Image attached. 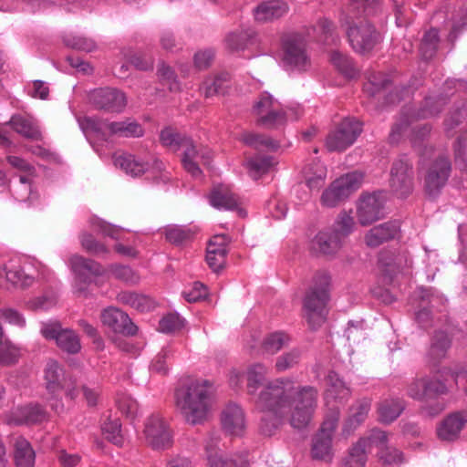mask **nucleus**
Returning <instances> with one entry per match:
<instances>
[{
    "instance_id": "nucleus-44",
    "label": "nucleus",
    "mask_w": 467,
    "mask_h": 467,
    "mask_svg": "<svg viewBox=\"0 0 467 467\" xmlns=\"http://www.w3.org/2000/svg\"><path fill=\"white\" fill-rule=\"evenodd\" d=\"M290 337L283 331H275L267 335L263 341L265 352L275 354L290 343Z\"/></svg>"
},
{
    "instance_id": "nucleus-22",
    "label": "nucleus",
    "mask_w": 467,
    "mask_h": 467,
    "mask_svg": "<svg viewBox=\"0 0 467 467\" xmlns=\"http://www.w3.org/2000/svg\"><path fill=\"white\" fill-rule=\"evenodd\" d=\"M222 425L227 433L234 436L241 435L245 428L244 413L242 408L237 404H228L222 412Z\"/></svg>"
},
{
    "instance_id": "nucleus-38",
    "label": "nucleus",
    "mask_w": 467,
    "mask_h": 467,
    "mask_svg": "<svg viewBox=\"0 0 467 467\" xmlns=\"http://www.w3.org/2000/svg\"><path fill=\"white\" fill-rule=\"evenodd\" d=\"M260 420L259 430L265 436H273L284 424L286 414L275 413L274 411H264Z\"/></svg>"
},
{
    "instance_id": "nucleus-31",
    "label": "nucleus",
    "mask_w": 467,
    "mask_h": 467,
    "mask_svg": "<svg viewBox=\"0 0 467 467\" xmlns=\"http://www.w3.org/2000/svg\"><path fill=\"white\" fill-rule=\"evenodd\" d=\"M64 371L57 361L49 359L45 368V379L47 389L55 399L56 394L62 389Z\"/></svg>"
},
{
    "instance_id": "nucleus-47",
    "label": "nucleus",
    "mask_w": 467,
    "mask_h": 467,
    "mask_svg": "<svg viewBox=\"0 0 467 467\" xmlns=\"http://www.w3.org/2000/svg\"><path fill=\"white\" fill-rule=\"evenodd\" d=\"M354 226V218L347 212H341L330 230L343 242L353 232Z\"/></svg>"
},
{
    "instance_id": "nucleus-53",
    "label": "nucleus",
    "mask_w": 467,
    "mask_h": 467,
    "mask_svg": "<svg viewBox=\"0 0 467 467\" xmlns=\"http://www.w3.org/2000/svg\"><path fill=\"white\" fill-rule=\"evenodd\" d=\"M101 430L108 441L118 446L122 445L121 423L119 419L106 420L102 424Z\"/></svg>"
},
{
    "instance_id": "nucleus-55",
    "label": "nucleus",
    "mask_w": 467,
    "mask_h": 467,
    "mask_svg": "<svg viewBox=\"0 0 467 467\" xmlns=\"http://www.w3.org/2000/svg\"><path fill=\"white\" fill-rule=\"evenodd\" d=\"M286 118L284 110L279 109L277 107L275 109H271V111L267 112L265 115H262L257 119V125L263 126L268 129H273L277 127L278 125H283L285 123Z\"/></svg>"
},
{
    "instance_id": "nucleus-8",
    "label": "nucleus",
    "mask_w": 467,
    "mask_h": 467,
    "mask_svg": "<svg viewBox=\"0 0 467 467\" xmlns=\"http://www.w3.org/2000/svg\"><path fill=\"white\" fill-rule=\"evenodd\" d=\"M389 187L400 199L409 197L414 190L413 161L406 154L396 159L390 168Z\"/></svg>"
},
{
    "instance_id": "nucleus-59",
    "label": "nucleus",
    "mask_w": 467,
    "mask_h": 467,
    "mask_svg": "<svg viewBox=\"0 0 467 467\" xmlns=\"http://www.w3.org/2000/svg\"><path fill=\"white\" fill-rule=\"evenodd\" d=\"M172 355V350L169 346L163 347L151 361L150 369L161 375H166L168 367L166 359Z\"/></svg>"
},
{
    "instance_id": "nucleus-34",
    "label": "nucleus",
    "mask_w": 467,
    "mask_h": 467,
    "mask_svg": "<svg viewBox=\"0 0 467 467\" xmlns=\"http://www.w3.org/2000/svg\"><path fill=\"white\" fill-rule=\"evenodd\" d=\"M231 75L227 71H222L213 78H207L204 82L205 97L224 95L230 88Z\"/></svg>"
},
{
    "instance_id": "nucleus-56",
    "label": "nucleus",
    "mask_w": 467,
    "mask_h": 467,
    "mask_svg": "<svg viewBox=\"0 0 467 467\" xmlns=\"http://www.w3.org/2000/svg\"><path fill=\"white\" fill-rule=\"evenodd\" d=\"M80 243L82 247L93 255H102L109 253L107 246L98 242L95 237L88 233H84L80 236Z\"/></svg>"
},
{
    "instance_id": "nucleus-15",
    "label": "nucleus",
    "mask_w": 467,
    "mask_h": 467,
    "mask_svg": "<svg viewBox=\"0 0 467 467\" xmlns=\"http://www.w3.org/2000/svg\"><path fill=\"white\" fill-rule=\"evenodd\" d=\"M144 434L147 443L153 450H165L172 445L171 431L165 420L158 413L147 419Z\"/></svg>"
},
{
    "instance_id": "nucleus-40",
    "label": "nucleus",
    "mask_w": 467,
    "mask_h": 467,
    "mask_svg": "<svg viewBox=\"0 0 467 467\" xmlns=\"http://www.w3.org/2000/svg\"><path fill=\"white\" fill-rule=\"evenodd\" d=\"M166 240L173 245L180 246L192 240L194 233L192 229L177 224L168 225L164 228Z\"/></svg>"
},
{
    "instance_id": "nucleus-37",
    "label": "nucleus",
    "mask_w": 467,
    "mask_h": 467,
    "mask_svg": "<svg viewBox=\"0 0 467 467\" xmlns=\"http://www.w3.org/2000/svg\"><path fill=\"white\" fill-rule=\"evenodd\" d=\"M330 61L341 74L348 78H354L358 75L357 66L348 55L335 50L330 55Z\"/></svg>"
},
{
    "instance_id": "nucleus-2",
    "label": "nucleus",
    "mask_w": 467,
    "mask_h": 467,
    "mask_svg": "<svg viewBox=\"0 0 467 467\" xmlns=\"http://www.w3.org/2000/svg\"><path fill=\"white\" fill-rule=\"evenodd\" d=\"M212 394L209 380H192L176 389V406L186 422L196 425L206 420L212 406Z\"/></svg>"
},
{
    "instance_id": "nucleus-11",
    "label": "nucleus",
    "mask_w": 467,
    "mask_h": 467,
    "mask_svg": "<svg viewBox=\"0 0 467 467\" xmlns=\"http://www.w3.org/2000/svg\"><path fill=\"white\" fill-rule=\"evenodd\" d=\"M282 46L285 66L298 71L306 70L310 62L306 49V38L299 33H291L283 37Z\"/></svg>"
},
{
    "instance_id": "nucleus-32",
    "label": "nucleus",
    "mask_w": 467,
    "mask_h": 467,
    "mask_svg": "<svg viewBox=\"0 0 467 467\" xmlns=\"http://www.w3.org/2000/svg\"><path fill=\"white\" fill-rule=\"evenodd\" d=\"M36 453L30 443L24 438L15 442L14 461L16 467H34Z\"/></svg>"
},
{
    "instance_id": "nucleus-30",
    "label": "nucleus",
    "mask_w": 467,
    "mask_h": 467,
    "mask_svg": "<svg viewBox=\"0 0 467 467\" xmlns=\"http://www.w3.org/2000/svg\"><path fill=\"white\" fill-rule=\"evenodd\" d=\"M405 409L400 399H386L379 403L378 413L382 423L389 424L397 420Z\"/></svg>"
},
{
    "instance_id": "nucleus-54",
    "label": "nucleus",
    "mask_w": 467,
    "mask_h": 467,
    "mask_svg": "<svg viewBox=\"0 0 467 467\" xmlns=\"http://www.w3.org/2000/svg\"><path fill=\"white\" fill-rule=\"evenodd\" d=\"M455 163L460 170H467V129L461 132L454 143Z\"/></svg>"
},
{
    "instance_id": "nucleus-23",
    "label": "nucleus",
    "mask_w": 467,
    "mask_h": 467,
    "mask_svg": "<svg viewBox=\"0 0 467 467\" xmlns=\"http://www.w3.org/2000/svg\"><path fill=\"white\" fill-rule=\"evenodd\" d=\"M47 418L46 410L39 404L19 406L11 412V420L17 425L40 423Z\"/></svg>"
},
{
    "instance_id": "nucleus-12",
    "label": "nucleus",
    "mask_w": 467,
    "mask_h": 467,
    "mask_svg": "<svg viewBox=\"0 0 467 467\" xmlns=\"http://www.w3.org/2000/svg\"><path fill=\"white\" fill-rule=\"evenodd\" d=\"M387 432L373 429L367 437L360 438L350 449L343 461V467H364L367 462L368 450L375 445L380 450L387 445Z\"/></svg>"
},
{
    "instance_id": "nucleus-18",
    "label": "nucleus",
    "mask_w": 467,
    "mask_h": 467,
    "mask_svg": "<svg viewBox=\"0 0 467 467\" xmlns=\"http://www.w3.org/2000/svg\"><path fill=\"white\" fill-rule=\"evenodd\" d=\"M90 102L95 108L108 112L119 113L127 105L125 94L118 88H100L89 95Z\"/></svg>"
},
{
    "instance_id": "nucleus-39",
    "label": "nucleus",
    "mask_w": 467,
    "mask_h": 467,
    "mask_svg": "<svg viewBox=\"0 0 467 467\" xmlns=\"http://www.w3.org/2000/svg\"><path fill=\"white\" fill-rule=\"evenodd\" d=\"M268 368L262 363L253 364L247 370V389L252 397L257 393V389L263 385Z\"/></svg>"
},
{
    "instance_id": "nucleus-16",
    "label": "nucleus",
    "mask_w": 467,
    "mask_h": 467,
    "mask_svg": "<svg viewBox=\"0 0 467 467\" xmlns=\"http://www.w3.org/2000/svg\"><path fill=\"white\" fill-rule=\"evenodd\" d=\"M41 334L46 339H54L57 347L68 354H77L81 349L78 336L71 329H63L60 323L44 324Z\"/></svg>"
},
{
    "instance_id": "nucleus-19",
    "label": "nucleus",
    "mask_w": 467,
    "mask_h": 467,
    "mask_svg": "<svg viewBox=\"0 0 467 467\" xmlns=\"http://www.w3.org/2000/svg\"><path fill=\"white\" fill-rule=\"evenodd\" d=\"M100 319L103 326L115 334L133 337L138 333V327L132 322L129 315L119 308L109 306L103 309Z\"/></svg>"
},
{
    "instance_id": "nucleus-63",
    "label": "nucleus",
    "mask_w": 467,
    "mask_h": 467,
    "mask_svg": "<svg viewBox=\"0 0 467 467\" xmlns=\"http://www.w3.org/2000/svg\"><path fill=\"white\" fill-rule=\"evenodd\" d=\"M119 410L127 417L133 418L138 412V403L131 397L121 395L116 400Z\"/></svg>"
},
{
    "instance_id": "nucleus-60",
    "label": "nucleus",
    "mask_w": 467,
    "mask_h": 467,
    "mask_svg": "<svg viewBox=\"0 0 467 467\" xmlns=\"http://www.w3.org/2000/svg\"><path fill=\"white\" fill-rule=\"evenodd\" d=\"M183 327V321L177 314L163 317L159 323V330L162 333H173Z\"/></svg>"
},
{
    "instance_id": "nucleus-42",
    "label": "nucleus",
    "mask_w": 467,
    "mask_h": 467,
    "mask_svg": "<svg viewBox=\"0 0 467 467\" xmlns=\"http://www.w3.org/2000/svg\"><path fill=\"white\" fill-rule=\"evenodd\" d=\"M273 165L274 158L270 156H255L246 162L249 175L254 180H258L263 174L267 173Z\"/></svg>"
},
{
    "instance_id": "nucleus-24",
    "label": "nucleus",
    "mask_w": 467,
    "mask_h": 467,
    "mask_svg": "<svg viewBox=\"0 0 467 467\" xmlns=\"http://www.w3.org/2000/svg\"><path fill=\"white\" fill-rule=\"evenodd\" d=\"M399 231L400 223L397 221L386 222L371 228L365 236V242L369 247H377L395 238Z\"/></svg>"
},
{
    "instance_id": "nucleus-29",
    "label": "nucleus",
    "mask_w": 467,
    "mask_h": 467,
    "mask_svg": "<svg viewBox=\"0 0 467 467\" xmlns=\"http://www.w3.org/2000/svg\"><path fill=\"white\" fill-rule=\"evenodd\" d=\"M109 134L121 138H140L144 134L142 126L136 120L126 119L121 121H112L106 124Z\"/></svg>"
},
{
    "instance_id": "nucleus-50",
    "label": "nucleus",
    "mask_w": 467,
    "mask_h": 467,
    "mask_svg": "<svg viewBox=\"0 0 467 467\" xmlns=\"http://www.w3.org/2000/svg\"><path fill=\"white\" fill-rule=\"evenodd\" d=\"M301 359V350L293 348L287 352L280 355L275 364V368L277 372H284L291 369L299 364Z\"/></svg>"
},
{
    "instance_id": "nucleus-13",
    "label": "nucleus",
    "mask_w": 467,
    "mask_h": 467,
    "mask_svg": "<svg viewBox=\"0 0 467 467\" xmlns=\"http://www.w3.org/2000/svg\"><path fill=\"white\" fill-rule=\"evenodd\" d=\"M451 171V161L444 156H439L429 165L424 175L423 189L430 199L440 195L448 182Z\"/></svg>"
},
{
    "instance_id": "nucleus-7",
    "label": "nucleus",
    "mask_w": 467,
    "mask_h": 467,
    "mask_svg": "<svg viewBox=\"0 0 467 467\" xmlns=\"http://www.w3.org/2000/svg\"><path fill=\"white\" fill-rule=\"evenodd\" d=\"M69 264L75 274L74 293L78 296L88 297V286L93 282V277L101 276L104 274L103 266L92 259L78 254H73L69 258Z\"/></svg>"
},
{
    "instance_id": "nucleus-57",
    "label": "nucleus",
    "mask_w": 467,
    "mask_h": 467,
    "mask_svg": "<svg viewBox=\"0 0 467 467\" xmlns=\"http://www.w3.org/2000/svg\"><path fill=\"white\" fill-rule=\"evenodd\" d=\"M67 47L84 52H92L97 48L96 42L84 36H68L64 38Z\"/></svg>"
},
{
    "instance_id": "nucleus-52",
    "label": "nucleus",
    "mask_w": 467,
    "mask_h": 467,
    "mask_svg": "<svg viewBox=\"0 0 467 467\" xmlns=\"http://www.w3.org/2000/svg\"><path fill=\"white\" fill-rule=\"evenodd\" d=\"M371 401L368 399H363L358 401L356 407L352 409L354 411L347 421V427L356 429L360 423H362L368 416Z\"/></svg>"
},
{
    "instance_id": "nucleus-21",
    "label": "nucleus",
    "mask_w": 467,
    "mask_h": 467,
    "mask_svg": "<svg viewBox=\"0 0 467 467\" xmlns=\"http://www.w3.org/2000/svg\"><path fill=\"white\" fill-rule=\"evenodd\" d=\"M467 423V410H460L449 414L437 429L438 437L446 441H453Z\"/></svg>"
},
{
    "instance_id": "nucleus-64",
    "label": "nucleus",
    "mask_w": 467,
    "mask_h": 467,
    "mask_svg": "<svg viewBox=\"0 0 467 467\" xmlns=\"http://www.w3.org/2000/svg\"><path fill=\"white\" fill-rule=\"evenodd\" d=\"M6 279L13 285L22 288L30 286L34 282V278L32 276L26 275L25 272L20 269L8 270L6 272Z\"/></svg>"
},
{
    "instance_id": "nucleus-36",
    "label": "nucleus",
    "mask_w": 467,
    "mask_h": 467,
    "mask_svg": "<svg viewBox=\"0 0 467 467\" xmlns=\"http://www.w3.org/2000/svg\"><path fill=\"white\" fill-rule=\"evenodd\" d=\"M15 131L34 140L42 139L38 127L30 119L21 116H13L9 121Z\"/></svg>"
},
{
    "instance_id": "nucleus-35",
    "label": "nucleus",
    "mask_w": 467,
    "mask_h": 467,
    "mask_svg": "<svg viewBox=\"0 0 467 467\" xmlns=\"http://www.w3.org/2000/svg\"><path fill=\"white\" fill-rule=\"evenodd\" d=\"M328 388L327 395L340 403L344 402L350 397V389L345 382L338 377L335 371H330L327 377Z\"/></svg>"
},
{
    "instance_id": "nucleus-4",
    "label": "nucleus",
    "mask_w": 467,
    "mask_h": 467,
    "mask_svg": "<svg viewBox=\"0 0 467 467\" xmlns=\"http://www.w3.org/2000/svg\"><path fill=\"white\" fill-rule=\"evenodd\" d=\"M339 21L346 27L348 42L355 52L368 54L380 42V34L368 21L361 20L357 23L350 12L342 13Z\"/></svg>"
},
{
    "instance_id": "nucleus-45",
    "label": "nucleus",
    "mask_w": 467,
    "mask_h": 467,
    "mask_svg": "<svg viewBox=\"0 0 467 467\" xmlns=\"http://www.w3.org/2000/svg\"><path fill=\"white\" fill-rule=\"evenodd\" d=\"M440 42L439 32L435 28L427 31L420 43V51L421 57L428 60L434 57Z\"/></svg>"
},
{
    "instance_id": "nucleus-58",
    "label": "nucleus",
    "mask_w": 467,
    "mask_h": 467,
    "mask_svg": "<svg viewBox=\"0 0 467 467\" xmlns=\"http://www.w3.org/2000/svg\"><path fill=\"white\" fill-rule=\"evenodd\" d=\"M210 467H248V461L242 457L236 456L235 458H229L226 456H220L219 458H214L213 456H210Z\"/></svg>"
},
{
    "instance_id": "nucleus-17",
    "label": "nucleus",
    "mask_w": 467,
    "mask_h": 467,
    "mask_svg": "<svg viewBox=\"0 0 467 467\" xmlns=\"http://www.w3.org/2000/svg\"><path fill=\"white\" fill-rule=\"evenodd\" d=\"M180 150H182L181 161L183 169L193 178L200 177L202 173L200 165H208L212 159L210 151L196 146L192 139L182 142Z\"/></svg>"
},
{
    "instance_id": "nucleus-9",
    "label": "nucleus",
    "mask_w": 467,
    "mask_h": 467,
    "mask_svg": "<svg viewBox=\"0 0 467 467\" xmlns=\"http://www.w3.org/2000/svg\"><path fill=\"white\" fill-rule=\"evenodd\" d=\"M362 179V174L358 171L347 173L337 179L323 192L321 195L322 204L327 207L338 205L360 187Z\"/></svg>"
},
{
    "instance_id": "nucleus-41",
    "label": "nucleus",
    "mask_w": 467,
    "mask_h": 467,
    "mask_svg": "<svg viewBox=\"0 0 467 467\" xmlns=\"http://www.w3.org/2000/svg\"><path fill=\"white\" fill-rule=\"evenodd\" d=\"M379 267L381 272L390 280L400 272L401 267V257L395 255L390 251H382L379 255Z\"/></svg>"
},
{
    "instance_id": "nucleus-43",
    "label": "nucleus",
    "mask_w": 467,
    "mask_h": 467,
    "mask_svg": "<svg viewBox=\"0 0 467 467\" xmlns=\"http://www.w3.org/2000/svg\"><path fill=\"white\" fill-rule=\"evenodd\" d=\"M314 31L317 32L318 41L325 45H336L338 41V36L336 34V26L334 23L326 18H320L314 27Z\"/></svg>"
},
{
    "instance_id": "nucleus-14",
    "label": "nucleus",
    "mask_w": 467,
    "mask_h": 467,
    "mask_svg": "<svg viewBox=\"0 0 467 467\" xmlns=\"http://www.w3.org/2000/svg\"><path fill=\"white\" fill-rule=\"evenodd\" d=\"M362 131V124L355 119H344L337 129L328 133L326 147L328 151H342L352 145Z\"/></svg>"
},
{
    "instance_id": "nucleus-26",
    "label": "nucleus",
    "mask_w": 467,
    "mask_h": 467,
    "mask_svg": "<svg viewBox=\"0 0 467 467\" xmlns=\"http://www.w3.org/2000/svg\"><path fill=\"white\" fill-rule=\"evenodd\" d=\"M288 12L287 5L280 0L262 2L254 9V16L258 22H268L284 16Z\"/></svg>"
},
{
    "instance_id": "nucleus-61",
    "label": "nucleus",
    "mask_w": 467,
    "mask_h": 467,
    "mask_svg": "<svg viewBox=\"0 0 467 467\" xmlns=\"http://www.w3.org/2000/svg\"><path fill=\"white\" fill-rule=\"evenodd\" d=\"M277 107H279L277 100H275L268 92H264L261 94L259 100L255 102L254 111L255 114L262 116Z\"/></svg>"
},
{
    "instance_id": "nucleus-5",
    "label": "nucleus",
    "mask_w": 467,
    "mask_h": 467,
    "mask_svg": "<svg viewBox=\"0 0 467 467\" xmlns=\"http://www.w3.org/2000/svg\"><path fill=\"white\" fill-rule=\"evenodd\" d=\"M448 389L444 382L436 378L424 377L415 379L407 389V394L413 400L429 402L434 400L433 404H424L420 410L423 414L434 417L444 410L443 403L436 400L441 395L446 394Z\"/></svg>"
},
{
    "instance_id": "nucleus-48",
    "label": "nucleus",
    "mask_w": 467,
    "mask_h": 467,
    "mask_svg": "<svg viewBox=\"0 0 467 467\" xmlns=\"http://www.w3.org/2000/svg\"><path fill=\"white\" fill-rule=\"evenodd\" d=\"M467 121V109L458 108L451 112L444 119V131L448 137L456 134L457 129Z\"/></svg>"
},
{
    "instance_id": "nucleus-28",
    "label": "nucleus",
    "mask_w": 467,
    "mask_h": 467,
    "mask_svg": "<svg viewBox=\"0 0 467 467\" xmlns=\"http://www.w3.org/2000/svg\"><path fill=\"white\" fill-rule=\"evenodd\" d=\"M342 241L330 229L319 232L312 241V248L323 254H333L342 246Z\"/></svg>"
},
{
    "instance_id": "nucleus-46",
    "label": "nucleus",
    "mask_w": 467,
    "mask_h": 467,
    "mask_svg": "<svg viewBox=\"0 0 467 467\" xmlns=\"http://www.w3.org/2000/svg\"><path fill=\"white\" fill-rule=\"evenodd\" d=\"M450 347L451 339L448 335L443 331H437L432 337L429 354L434 361H439L445 357V353Z\"/></svg>"
},
{
    "instance_id": "nucleus-62",
    "label": "nucleus",
    "mask_w": 467,
    "mask_h": 467,
    "mask_svg": "<svg viewBox=\"0 0 467 467\" xmlns=\"http://www.w3.org/2000/svg\"><path fill=\"white\" fill-rule=\"evenodd\" d=\"M110 271L112 275L118 280L131 284L138 282V276L128 265H115L111 266Z\"/></svg>"
},
{
    "instance_id": "nucleus-6",
    "label": "nucleus",
    "mask_w": 467,
    "mask_h": 467,
    "mask_svg": "<svg viewBox=\"0 0 467 467\" xmlns=\"http://www.w3.org/2000/svg\"><path fill=\"white\" fill-rule=\"evenodd\" d=\"M114 164L131 177H140L147 171H150L155 183H166L171 178L169 172L165 171L163 162L158 159L150 163L136 155L122 153L114 157Z\"/></svg>"
},
{
    "instance_id": "nucleus-1",
    "label": "nucleus",
    "mask_w": 467,
    "mask_h": 467,
    "mask_svg": "<svg viewBox=\"0 0 467 467\" xmlns=\"http://www.w3.org/2000/svg\"><path fill=\"white\" fill-rule=\"evenodd\" d=\"M261 411H274L288 415L296 429L306 427L317 406L318 390L316 387L297 385L290 378H281L264 385L253 396Z\"/></svg>"
},
{
    "instance_id": "nucleus-33",
    "label": "nucleus",
    "mask_w": 467,
    "mask_h": 467,
    "mask_svg": "<svg viewBox=\"0 0 467 467\" xmlns=\"http://www.w3.org/2000/svg\"><path fill=\"white\" fill-rule=\"evenodd\" d=\"M332 439L324 433H317L312 439L311 456L314 460H332Z\"/></svg>"
},
{
    "instance_id": "nucleus-49",
    "label": "nucleus",
    "mask_w": 467,
    "mask_h": 467,
    "mask_svg": "<svg viewBox=\"0 0 467 467\" xmlns=\"http://www.w3.org/2000/svg\"><path fill=\"white\" fill-rule=\"evenodd\" d=\"M242 140L244 144L254 147L256 150H259L261 147H265L272 150H275L279 147V144L270 137L258 133H244L242 135Z\"/></svg>"
},
{
    "instance_id": "nucleus-27",
    "label": "nucleus",
    "mask_w": 467,
    "mask_h": 467,
    "mask_svg": "<svg viewBox=\"0 0 467 467\" xmlns=\"http://www.w3.org/2000/svg\"><path fill=\"white\" fill-rule=\"evenodd\" d=\"M209 201L216 209L234 210L240 204L238 196L226 185L215 186L209 195Z\"/></svg>"
},
{
    "instance_id": "nucleus-51",
    "label": "nucleus",
    "mask_w": 467,
    "mask_h": 467,
    "mask_svg": "<svg viewBox=\"0 0 467 467\" xmlns=\"http://www.w3.org/2000/svg\"><path fill=\"white\" fill-rule=\"evenodd\" d=\"M190 138L182 135L171 128H165L161 131L160 140L163 146L177 151L182 147V142L188 140Z\"/></svg>"
},
{
    "instance_id": "nucleus-25",
    "label": "nucleus",
    "mask_w": 467,
    "mask_h": 467,
    "mask_svg": "<svg viewBox=\"0 0 467 467\" xmlns=\"http://www.w3.org/2000/svg\"><path fill=\"white\" fill-rule=\"evenodd\" d=\"M256 33L250 27H240L226 34L225 47L231 52H239L254 44Z\"/></svg>"
},
{
    "instance_id": "nucleus-3",
    "label": "nucleus",
    "mask_w": 467,
    "mask_h": 467,
    "mask_svg": "<svg viewBox=\"0 0 467 467\" xmlns=\"http://www.w3.org/2000/svg\"><path fill=\"white\" fill-rule=\"evenodd\" d=\"M329 285L330 276L326 273H317L305 293L303 307L307 323L312 329H317L326 320Z\"/></svg>"
},
{
    "instance_id": "nucleus-10",
    "label": "nucleus",
    "mask_w": 467,
    "mask_h": 467,
    "mask_svg": "<svg viewBox=\"0 0 467 467\" xmlns=\"http://www.w3.org/2000/svg\"><path fill=\"white\" fill-rule=\"evenodd\" d=\"M444 99L427 98L422 107L418 110L403 111L398 122H396L389 133V141L396 143L399 141L403 131L410 126L411 119H428L438 115L445 105Z\"/></svg>"
},
{
    "instance_id": "nucleus-20",
    "label": "nucleus",
    "mask_w": 467,
    "mask_h": 467,
    "mask_svg": "<svg viewBox=\"0 0 467 467\" xmlns=\"http://www.w3.org/2000/svg\"><path fill=\"white\" fill-rule=\"evenodd\" d=\"M358 223L367 226L384 217V200L381 193H368L360 197L357 209Z\"/></svg>"
}]
</instances>
